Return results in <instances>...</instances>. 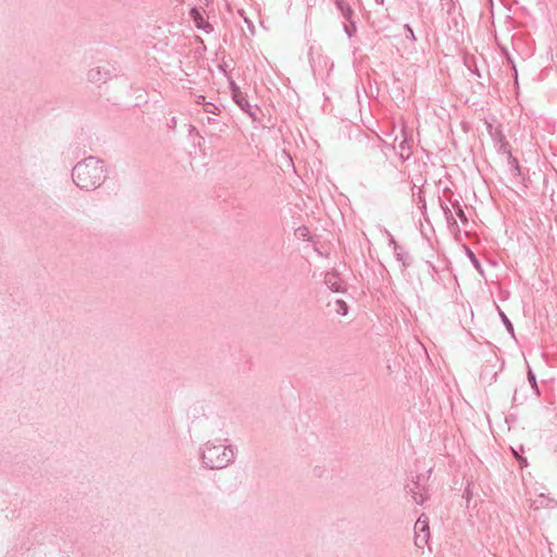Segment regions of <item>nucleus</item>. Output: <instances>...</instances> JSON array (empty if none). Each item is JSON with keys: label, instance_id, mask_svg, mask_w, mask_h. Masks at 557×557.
<instances>
[{"label": "nucleus", "instance_id": "obj_7", "mask_svg": "<svg viewBox=\"0 0 557 557\" xmlns=\"http://www.w3.org/2000/svg\"><path fill=\"white\" fill-rule=\"evenodd\" d=\"M529 376H530L531 380H534V375L532 374L531 371L529 372Z\"/></svg>", "mask_w": 557, "mask_h": 557}, {"label": "nucleus", "instance_id": "obj_2", "mask_svg": "<svg viewBox=\"0 0 557 557\" xmlns=\"http://www.w3.org/2000/svg\"><path fill=\"white\" fill-rule=\"evenodd\" d=\"M221 455H225L221 447H209L203 453V460L210 468H220L223 466L225 459H220Z\"/></svg>", "mask_w": 557, "mask_h": 557}, {"label": "nucleus", "instance_id": "obj_1", "mask_svg": "<svg viewBox=\"0 0 557 557\" xmlns=\"http://www.w3.org/2000/svg\"><path fill=\"white\" fill-rule=\"evenodd\" d=\"M73 178L77 186L82 188H91L100 185L104 178V168L102 162L88 159L73 170Z\"/></svg>", "mask_w": 557, "mask_h": 557}, {"label": "nucleus", "instance_id": "obj_5", "mask_svg": "<svg viewBox=\"0 0 557 557\" xmlns=\"http://www.w3.org/2000/svg\"><path fill=\"white\" fill-rule=\"evenodd\" d=\"M416 528L417 529H420L421 531H426L428 530V524H426V521L425 520H422L421 518H419L416 522Z\"/></svg>", "mask_w": 557, "mask_h": 557}, {"label": "nucleus", "instance_id": "obj_6", "mask_svg": "<svg viewBox=\"0 0 557 557\" xmlns=\"http://www.w3.org/2000/svg\"><path fill=\"white\" fill-rule=\"evenodd\" d=\"M458 215H459V218H460L463 222H466V221H467V219H466V216H465V213H463V211H462L461 209H458Z\"/></svg>", "mask_w": 557, "mask_h": 557}, {"label": "nucleus", "instance_id": "obj_4", "mask_svg": "<svg viewBox=\"0 0 557 557\" xmlns=\"http://www.w3.org/2000/svg\"><path fill=\"white\" fill-rule=\"evenodd\" d=\"M335 306L337 307V309H336L337 312H341L342 314H346L347 306H346L345 301L336 300Z\"/></svg>", "mask_w": 557, "mask_h": 557}, {"label": "nucleus", "instance_id": "obj_3", "mask_svg": "<svg viewBox=\"0 0 557 557\" xmlns=\"http://www.w3.org/2000/svg\"><path fill=\"white\" fill-rule=\"evenodd\" d=\"M191 17L196 24V26L198 28H206L208 27L209 25L205 22L203 17L201 16V14L196 10V9H193L191 12Z\"/></svg>", "mask_w": 557, "mask_h": 557}]
</instances>
